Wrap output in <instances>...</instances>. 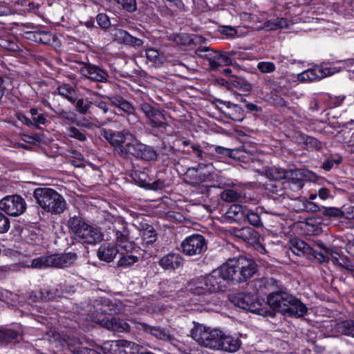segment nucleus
I'll list each match as a JSON object with an SVG mask.
<instances>
[{
    "instance_id": "nucleus-1",
    "label": "nucleus",
    "mask_w": 354,
    "mask_h": 354,
    "mask_svg": "<svg viewBox=\"0 0 354 354\" xmlns=\"http://www.w3.org/2000/svg\"><path fill=\"white\" fill-rule=\"evenodd\" d=\"M258 272L254 260L243 256L230 259L209 274L193 279L188 286L190 293L197 297L200 305L216 306L219 298L218 292H224L230 283L238 284L246 282Z\"/></svg>"
},
{
    "instance_id": "nucleus-2",
    "label": "nucleus",
    "mask_w": 354,
    "mask_h": 354,
    "mask_svg": "<svg viewBox=\"0 0 354 354\" xmlns=\"http://www.w3.org/2000/svg\"><path fill=\"white\" fill-rule=\"evenodd\" d=\"M92 321L102 327L114 333L130 331L129 324L115 315L120 313V306L107 298H101L94 306Z\"/></svg>"
},
{
    "instance_id": "nucleus-3",
    "label": "nucleus",
    "mask_w": 354,
    "mask_h": 354,
    "mask_svg": "<svg viewBox=\"0 0 354 354\" xmlns=\"http://www.w3.org/2000/svg\"><path fill=\"white\" fill-rule=\"evenodd\" d=\"M274 313H280L288 317H303L307 315L308 309L301 300L292 294L286 287V290L281 292L273 306L268 309Z\"/></svg>"
},
{
    "instance_id": "nucleus-4",
    "label": "nucleus",
    "mask_w": 354,
    "mask_h": 354,
    "mask_svg": "<svg viewBox=\"0 0 354 354\" xmlns=\"http://www.w3.org/2000/svg\"><path fill=\"white\" fill-rule=\"evenodd\" d=\"M33 196L38 205L47 213L61 214L66 207L63 196L50 187H37L33 192Z\"/></svg>"
},
{
    "instance_id": "nucleus-5",
    "label": "nucleus",
    "mask_w": 354,
    "mask_h": 354,
    "mask_svg": "<svg viewBox=\"0 0 354 354\" xmlns=\"http://www.w3.org/2000/svg\"><path fill=\"white\" fill-rule=\"evenodd\" d=\"M163 149L166 151L164 154L167 156L176 155L180 151L184 154L193 156L196 158L198 167L201 168L212 164V156L203 150L199 144L191 143L189 140H185L183 138H176L168 149Z\"/></svg>"
},
{
    "instance_id": "nucleus-6",
    "label": "nucleus",
    "mask_w": 354,
    "mask_h": 354,
    "mask_svg": "<svg viewBox=\"0 0 354 354\" xmlns=\"http://www.w3.org/2000/svg\"><path fill=\"white\" fill-rule=\"evenodd\" d=\"M104 236L107 239L115 241L116 244L128 251L133 248V241H131L129 225L122 218L118 217L113 221H105L104 223Z\"/></svg>"
},
{
    "instance_id": "nucleus-7",
    "label": "nucleus",
    "mask_w": 354,
    "mask_h": 354,
    "mask_svg": "<svg viewBox=\"0 0 354 354\" xmlns=\"http://www.w3.org/2000/svg\"><path fill=\"white\" fill-rule=\"evenodd\" d=\"M229 301L234 306L245 311L264 317H274V313L268 310L265 304L259 297L248 292H238L228 295Z\"/></svg>"
},
{
    "instance_id": "nucleus-8",
    "label": "nucleus",
    "mask_w": 354,
    "mask_h": 354,
    "mask_svg": "<svg viewBox=\"0 0 354 354\" xmlns=\"http://www.w3.org/2000/svg\"><path fill=\"white\" fill-rule=\"evenodd\" d=\"M77 259L75 252H63L49 254L41 256L32 260L31 266L34 268H66L71 266Z\"/></svg>"
},
{
    "instance_id": "nucleus-9",
    "label": "nucleus",
    "mask_w": 354,
    "mask_h": 354,
    "mask_svg": "<svg viewBox=\"0 0 354 354\" xmlns=\"http://www.w3.org/2000/svg\"><path fill=\"white\" fill-rule=\"evenodd\" d=\"M257 295L258 297H266L262 302L265 306H269L270 308L277 300L281 292L286 290L285 285L281 281L274 278L263 277L256 281L254 284Z\"/></svg>"
},
{
    "instance_id": "nucleus-10",
    "label": "nucleus",
    "mask_w": 354,
    "mask_h": 354,
    "mask_svg": "<svg viewBox=\"0 0 354 354\" xmlns=\"http://www.w3.org/2000/svg\"><path fill=\"white\" fill-rule=\"evenodd\" d=\"M223 332L218 329H210L205 326L194 322L191 330V337L198 344L211 349L218 350Z\"/></svg>"
},
{
    "instance_id": "nucleus-11",
    "label": "nucleus",
    "mask_w": 354,
    "mask_h": 354,
    "mask_svg": "<svg viewBox=\"0 0 354 354\" xmlns=\"http://www.w3.org/2000/svg\"><path fill=\"white\" fill-rule=\"evenodd\" d=\"M195 53L198 57L209 61L211 71L220 70L223 67L232 65L233 63L232 57L236 55V52L234 50L221 52L206 46L198 47Z\"/></svg>"
},
{
    "instance_id": "nucleus-12",
    "label": "nucleus",
    "mask_w": 354,
    "mask_h": 354,
    "mask_svg": "<svg viewBox=\"0 0 354 354\" xmlns=\"http://www.w3.org/2000/svg\"><path fill=\"white\" fill-rule=\"evenodd\" d=\"M48 113L41 107H30L27 114L23 111L17 113V118L25 126L41 129V125L48 123Z\"/></svg>"
},
{
    "instance_id": "nucleus-13",
    "label": "nucleus",
    "mask_w": 354,
    "mask_h": 354,
    "mask_svg": "<svg viewBox=\"0 0 354 354\" xmlns=\"http://www.w3.org/2000/svg\"><path fill=\"white\" fill-rule=\"evenodd\" d=\"M149 170L147 169L142 171L134 170L131 176L136 184L146 189L159 191L169 186V183L166 180L160 178L154 179L149 176Z\"/></svg>"
},
{
    "instance_id": "nucleus-14",
    "label": "nucleus",
    "mask_w": 354,
    "mask_h": 354,
    "mask_svg": "<svg viewBox=\"0 0 354 354\" xmlns=\"http://www.w3.org/2000/svg\"><path fill=\"white\" fill-rule=\"evenodd\" d=\"M181 252L192 257L203 254L207 248V241L203 235L193 234L187 236L180 244Z\"/></svg>"
},
{
    "instance_id": "nucleus-15",
    "label": "nucleus",
    "mask_w": 354,
    "mask_h": 354,
    "mask_svg": "<svg viewBox=\"0 0 354 354\" xmlns=\"http://www.w3.org/2000/svg\"><path fill=\"white\" fill-rule=\"evenodd\" d=\"M312 174L313 173L308 169H288L283 186L285 189L297 192L304 187L305 182L310 179Z\"/></svg>"
},
{
    "instance_id": "nucleus-16",
    "label": "nucleus",
    "mask_w": 354,
    "mask_h": 354,
    "mask_svg": "<svg viewBox=\"0 0 354 354\" xmlns=\"http://www.w3.org/2000/svg\"><path fill=\"white\" fill-rule=\"evenodd\" d=\"M140 109L149 119L153 129H157L161 133L166 131L168 124L162 111L147 102L141 103Z\"/></svg>"
},
{
    "instance_id": "nucleus-17",
    "label": "nucleus",
    "mask_w": 354,
    "mask_h": 354,
    "mask_svg": "<svg viewBox=\"0 0 354 354\" xmlns=\"http://www.w3.org/2000/svg\"><path fill=\"white\" fill-rule=\"evenodd\" d=\"M26 208L25 199L19 194L8 195L0 200V209L12 216L21 215Z\"/></svg>"
},
{
    "instance_id": "nucleus-18",
    "label": "nucleus",
    "mask_w": 354,
    "mask_h": 354,
    "mask_svg": "<svg viewBox=\"0 0 354 354\" xmlns=\"http://www.w3.org/2000/svg\"><path fill=\"white\" fill-rule=\"evenodd\" d=\"M218 109L227 118L236 122H241L246 116V113L240 105L230 101L220 99L215 100Z\"/></svg>"
},
{
    "instance_id": "nucleus-19",
    "label": "nucleus",
    "mask_w": 354,
    "mask_h": 354,
    "mask_svg": "<svg viewBox=\"0 0 354 354\" xmlns=\"http://www.w3.org/2000/svg\"><path fill=\"white\" fill-rule=\"evenodd\" d=\"M24 37L46 46H53L58 41L54 32L38 27H33L32 30L24 32Z\"/></svg>"
},
{
    "instance_id": "nucleus-20",
    "label": "nucleus",
    "mask_w": 354,
    "mask_h": 354,
    "mask_svg": "<svg viewBox=\"0 0 354 354\" xmlns=\"http://www.w3.org/2000/svg\"><path fill=\"white\" fill-rule=\"evenodd\" d=\"M82 74L93 82L105 83L109 82V73L106 70L91 63L86 64L81 68Z\"/></svg>"
},
{
    "instance_id": "nucleus-21",
    "label": "nucleus",
    "mask_w": 354,
    "mask_h": 354,
    "mask_svg": "<svg viewBox=\"0 0 354 354\" xmlns=\"http://www.w3.org/2000/svg\"><path fill=\"white\" fill-rule=\"evenodd\" d=\"M104 234L97 227L87 223L77 239L82 243L94 245L103 240Z\"/></svg>"
},
{
    "instance_id": "nucleus-22",
    "label": "nucleus",
    "mask_w": 354,
    "mask_h": 354,
    "mask_svg": "<svg viewBox=\"0 0 354 354\" xmlns=\"http://www.w3.org/2000/svg\"><path fill=\"white\" fill-rule=\"evenodd\" d=\"M333 253L337 254L330 246L326 245L324 243H317L315 247H312V250L309 252L307 259L310 260H316L319 263L328 261L330 257H333Z\"/></svg>"
},
{
    "instance_id": "nucleus-23",
    "label": "nucleus",
    "mask_w": 354,
    "mask_h": 354,
    "mask_svg": "<svg viewBox=\"0 0 354 354\" xmlns=\"http://www.w3.org/2000/svg\"><path fill=\"white\" fill-rule=\"evenodd\" d=\"M136 328L159 340L169 342L173 338L169 330L165 328L150 326L144 322H138Z\"/></svg>"
},
{
    "instance_id": "nucleus-24",
    "label": "nucleus",
    "mask_w": 354,
    "mask_h": 354,
    "mask_svg": "<svg viewBox=\"0 0 354 354\" xmlns=\"http://www.w3.org/2000/svg\"><path fill=\"white\" fill-rule=\"evenodd\" d=\"M129 133V131L120 132L112 129H104L102 135L109 144L115 147L120 155V149H122V147L126 143L127 134Z\"/></svg>"
},
{
    "instance_id": "nucleus-25",
    "label": "nucleus",
    "mask_w": 354,
    "mask_h": 354,
    "mask_svg": "<svg viewBox=\"0 0 354 354\" xmlns=\"http://www.w3.org/2000/svg\"><path fill=\"white\" fill-rule=\"evenodd\" d=\"M142 144L133 133H129L127 134L126 143L122 149H120V156L122 158L131 156L137 158Z\"/></svg>"
},
{
    "instance_id": "nucleus-26",
    "label": "nucleus",
    "mask_w": 354,
    "mask_h": 354,
    "mask_svg": "<svg viewBox=\"0 0 354 354\" xmlns=\"http://www.w3.org/2000/svg\"><path fill=\"white\" fill-rule=\"evenodd\" d=\"M112 106L117 109L116 113L121 115H133L136 109L133 105L121 95H113L109 97Z\"/></svg>"
},
{
    "instance_id": "nucleus-27",
    "label": "nucleus",
    "mask_w": 354,
    "mask_h": 354,
    "mask_svg": "<svg viewBox=\"0 0 354 354\" xmlns=\"http://www.w3.org/2000/svg\"><path fill=\"white\" fill-rule=\"evenodd\" d=\"M119 250L118 246L113 243H104L97 250V257L100 261L110 263L113 261Z\"/></svg>"
},
{
    "instance_id": "nucleus-28",
    "label": "nucleus",
    "mask_w": 354,
    "mask_h": 354,
    "mask_svg": "<svg viewBox=\"0 0 354 354\" xmlns=\"http://www.w3.org/2000/svg\"><path fill=\"white\" fill-rule=\"evenodd\" d=\"M245 209L239 204L231 205L223 215L224 221L229 223L241 222L244 218Z\"/></svg>"
},
{
    "instance_id": "nucleus-29",
    "label": "nucleus",
    "mask_w": 354,
    "mask_h": 354,
    "mask_svg": "<svg viewBox=\"0 0 354 354\" xmlns=\"http://www.w3.org/2000/svg\"><path fill=\"white\" fill-rule=\"evenodd\" d=\"M289 250L298 257H306L308 258L309 252L312 250V246L306 242L298 238L291 239L288 243Z\"/></svg>"
},
{
    "instance_id": "nucleus-30",
    "label": "nucleus",
    "mask_w": 354,
    "mask_h": 354,
    "mask_svg": "<svg viewBox=\"0 0 354 354\" xmlns=\"http://www.w3.org/2000/svg\"><path fill=\"white\" fill-rule=\"evenodd\" d=\"M182 261L180 254L171 252L163 256L159 260L158 264L164 270H176L182 265Z\"/></svg>"
},
{
    "instance_id": "nucleus-31",
    "label": "nucleus",
    "mask_w": 354,
    "mask_h": 354,
    "mask_svg": "<svg viewBox=\"0 0 354 354\" xmlns=\"http://www.w3.org/2000/svg\"><path fill=\"white\" fill-rule=\"evenodd\" d=\"M241 344L242 343L239 338L232 335H227L223 333L218 350L234 353L240 348Z\"/></svg>"
},
{
    "instance_id": "nucleus-32",
    "label": "nucleus",
    "mask_w": 354,
    "mask_h": 354,
    "mask_svg": "<svg viewBox=\"0 0 354 354\" xmlns=\"http://www.w3.org/2000/svg\"><path fill=\"white\" fill-rule=\"evenodd\" d=\"M234 235L252 245H255L258 243V240L260 239L259 234L251 227L236 229Z\"/></svg>"
},
{
    "instance_id": "nucleus-33",
    "label": "nucleus",
    "mask_w": 354,
    "mask_h": 354,
    "mask_svg": "<svg viewBox=\"0 0 354 354\" xmlns=\"http://www.w3.org/2000/svg\"><path fill=\"white\" fill-rule=\"evenodd\" d=\"M140 234L141 236V244L145 248H148L157 241L158 234L154 227L146 224L145 227L142 226Z\"/></svg>"
},
{
    "instance_id": "nucleus-34",
    "label": "nucleus",
    "mask_w": 354,
    "mask_h": 354,
    "mask_svg": "<svg viewBox=\"0 0 354 354\" xmlns=\"http://www.w3.org/2000/svg\"><path fill=\"white\" fill-rule=\"evenodd\" d=\"M55 93L67 100L71 104H75L77 100V91L75 86L70 84H62L55 89Z\"/></svg>"
},
{
    "instance_id": "nucleus-35",
    "label": "nucleus",
    "mask_w": 354,
    "mask_h": 354,
    "mask_svg": "<svg viewBox=\"0 0 354 354\" xmlns=\"http://www.w3.org/2000/svg\"><path fill=\"white\" fill-rule=\"evenodd\" d=\"M21 337L19 331L10 328H0V343L4 344H15Z\"/></svg>"
},
{
    "instance_id": "nucleus-36",
    "label": "nucleus",
    "mask_w": 354,
    "mask_h": 354,
    "mask_svg": "<svg viewBox=\"0 0 354 354\" xmlns=\"http://www.w3.org/2000/svg\"><path fill=\"white\" fill-rule=\"evenodd\" d=\"M87 223L85 218L79 214L78 215L71 216L68 221L67 225L70 232L77 239Z\"/></svg>"
},
{
    "instance_id": "nucleus-37",
    "label": "nucleus",
    "mask_w": 354,
    "mask_h": 354,
    "mask_svg": "<svg viewBox=\"0 0 354 354\" xmlns=\"http://www.w3.org/2000/svg\"><path fill=\"white\" fill-rule=\"evenodd\" d=\"M324 73L322 71L320 65H316L300 73L299 78L302 82H316L324 78Z\"/></svg>"
},
{
    "instance_id": "nucleus-38",
    "label": "nucleus",
    "mask_w": 354,
    "mask_h": 354,
    "mask_svg": "<svg viewBox=\"0 0 354 354\" xmlns=\"http://www.w3.org/2000/svg\"><path fill=\"white\" fill-rule=\"evenodd\" d=\"M201 37L196 35L181 32L173 35V41L179 46L192 47L201 41Z\"/></svg>"
},
{
    "instance_id": "nucleus-39",
    "label": "nucleus",
    "mask_w": 354,
    "mask_h": 354,
    "mask_svg": "<svg viewBox=\"0 0 354 354\" xmlns=\"http://www.w3.org/2000/svg\"><path fill=\"white\" fill-rule=\"evenodd\" d=\"M322 95L326 111L328 109H332L340 106L346 98L344 95H333L331 94L325 93Z\"/></svg>"
},
{
    "instance_id": "nucleus-40",
    "label": "nucleus",
    "mask_w": 354,
    "mask_h": 354,
    "mask_svg": "<svg viewBox=\"0 0 354 354\" xmlns=\"http://www.w3.org/2000/svg\"><path fill=\"white\" fill-rule=\"evenodd\" d=\"M140 150L136 159L147 162L157 160L158 153L153 147L143 143Z\"/></svg>"
},
{
    "instance_id": "nucleus-41",
    "label": "nucleus",
    "mask_w": 354,
    "mask_h": 354,
    "mask_svg": "<svg viewBox=\"0 0 354 354\" xmlns=\"http://www.w3.org/2000/svg\"><path fill=\"white\" fill-rule=\"evenodd\" d=\"M260 212H261V209H259L258 207L255 208L254 210L246 208L243 220H247L250 224L254 227H261L263 223L261 219Z\"/></svg>"
},
{
    "instance_id": "nucleus-42",
    "label": "nucleus",
    "mask_w": 354,
    "mask_h": 354,
    "mask_svg": "<svg viewBox=\"0 0 354 354\" xmlns=\"http://www.w3.org/2000/svg\"><path fill=\"white\" fill-rule=\"evenodd\" d=\"M302 142L305 145L306 148L308 151H320L322 149V143L317 138L308 136L305 133L300 135Z\"/></svg>"
},
{
    "instance_id": "nucleus-43",
    "label": "nucleus",
    "mask_w": 354,
    "mask_h": 354,
    "mask_svg": "<svg viewBox=\"0 0 354 354\" xmlns=\"http://www.w3.org/2000/svg\"><path fill=\"white\" fill-rule=\"evenodd\" d=\"M0 48L13 53L18 52L20 50L15 38L11 36L0 37Z\"/></svg>"
},
{
    "instance_id": "nucleus-44",
    "label": "nucleus",
    "mask_w": 354,
    "mask_h": 354,
    "mask_svg": "<svg viewBox=\"0 0 354 354\" xmlns=\"http://www.w3.org/2000/svg\"><path fill=\"white\" fill-rule=\"evenodd\" d=\"M342 156L338 153L330 154L324 160L322 168L326 171H330L335 165L337 166L342 163Z\"/></svg>"
},
{
    "instance_id": "nucleus-45",
    "label": "nucleus",
    "mask_w": 354,
    "mask_h": 354,
    "mask_svg": "<svg viewBox=\"0 0 354 354\" xmlns=\"http://www.w3.org/2000/svg\"><path fill=\"white\" fill-rule=\"evenodd\" d=\"M118 33L122 39V42L127 45L135 48H138L143 45L144 42L141 39L132 36L126 30H120Z\"/></svg>"
},
{
    "instance_id": "nucleus-46",
    "label": "nucleus",
    "mask_w": 354,
    "mask_h": 354,
    "mask_svg": "<svg viewBox=\"0 0 354 354\" xmlns=\"http://www.w3.org/2000/svg\"><path fill=\"white\" fill-rule=\"evenodd\" d=\"M109 97L105 96L91 97L90 104L91 106H94L100 109L103 113H106L109 110L110 104H111Z\"/></svg>"
},
{
    "instance_id": "nucleus-47",
    "label": "nucleus",
    "mask_w": 354,
    "mask_h": 354,
    "mask_svg": "<svg viewBox=\"0 0 354 354\" xmlns=\"http://www.w3.org/2000/svg\"><path fill=\"white\" fill-rule=\"evenodd\" d=\"M337 330L342 335L354 338V319H347L337 324Z\"/></svg>"
},
{
    "instance_id": "nucleus-48",
    "label": "nucleus",
    "mask_w": 354,
    "mask_h": 354,
    "mask_svg": "<svg viewBox=\"0 0 354 354\" xmlns=\"http://www.w3.org/2000/svg\"><path fill=\"white\" fill-rule=\"evenodd\" d=\"M230 86L231 90L237 88L239 91L245 92H250L252 88L251 84L248 83L245 80L239 77H230Z\"/></svg>"
},
{
    "instance_id": "nucleus-49",
    "label": "nucleus",
    "mask_w": 354,
    "mask_h": 354,
    "mask_svg": "<svg viewBox=\"0 0 354 354\" xmlns=\"http://www.w3.org/2000/svg\"><path fill=\"white\" fill-rule=\"evenodd\" d=\"M21 233L24 234V241L29 245H36L41 243L42 238L35 230H22Z\"/></svg>"
},
{
    "instance_id": "nucleus-50",
    "label": "nucleus",
    "mask_w": 354,
    "mask_h": 354,
    "mask_svg": "<svg viewBox=\"0 0 354 354\" xmlns=\"http://www.w3.org/2000/svg\"><path fill=\"white\" fill-rule=\"evenodd\" d=\"M288 170L282 169L279 167H272L266 170V176L273 180H285L286 171Z\"/></svg>"
},
{
    "instance_id": "nucleus-51",
    "label": "nucleus",
    "mask_w": 354,
    "mask_h": 354,
    "mask_svg": "<svg viewBox=\"0 0 354 354\" xmlns=\"http://www.w3.org/2000/svg\"><path fill=\"white\" fill-rule=\"evenodd\" d=\"M221 198L226 202L234 203L241 201V194L234 189H227L221 192Z\"/></svg>"
},
{
    "instance_id": "nucleus-52",
    "label": "nucleus",
    "mask_w": 354,
    "mask_h": 354,
    "mask_svg": "<svg viewBox=\"0 0 354 354\" xmlns=\"http://www.w3.org/2000/svg\"><path fill=\"white\" fill-rule=\"evenodd\" d=\"M288 27V23L285 18H277L274 21H268L265 24V28L268 30H276Z\"/></svg>"
},
{
    "instance_id": "nucleus-53",
    "label": "nucleus",
    "mask_w": 354,
    "mask_h": 354,
    "mask_svg": "<svg viewBox=\"0 0 354 354\" xmlns=\"http://www.w3.org/2000/svg\"><path fill=\"white\" fill-rule=\"evenodd\" d=\"M309 109L313 113L321 112L322 113L326 112L322 95L310 100L309 102Z\"/></svg>"
},
{
    "instance_id": "nucleus-54",
    "label": "nucleus",
    "mask_w": 354,
    "mask_h": 354,
    "mask_svg": "<svg viewBox=\"0 0 354 354\" xmlns=\"http://www.w3.org/2000/svg\"><path fill=\"white\" fill-rule=\"evenodd\" d=\"M138 257L132 254H124L118 261V267L128 268L138 261Z\"/></svg>"
},
{
    "instance_id": "nucleus-55",
    "label": "nucleus",
    "mask_w": 354,
    "mask_h": 354,
    "mask_svg": "<svg viewBox=\"0 0 354 354\" xmlns=\"http://www.w3.org/2000/svg\"><path fill=\"white\" fill-rule=\"evenodd\" d=\"M320 68L322 71L324 73V77L333 75L342 70V67L340 66H336L334 63L330 62H323L320 64Z\"/></svg>"
},
{
    "instance_id": "nucleus-56",
    "label": "nucleus",
    "mask_w": 354,
    "mask_h": 354,
    "mask_svg": "<svg viewBox=\"0 0 354 354\" xmlns=\"http://www.w3.org/2000/svg\"><path fill=\"white\" fill-rule=\"evenodd\" d=\"M322 214L329 218H342V212L340 208L335 207H322L321 209Z\"/></svg>"
},
{
    "instance_id": "nucleus-57",
    "label": "nucleus",
    "mask_w": 354,
    "mask_h": 354,
    "mask_svg": "<svg viewBox=\"0 0 354 354\" xmlns=\"http://www.w3.org/2000/svg\"><path fill=\"white\" fill-rule=\"evenodd\" d=\"M115 2L129 12H133L137 10L136 0H115Z\"/></svg>"
},
{
    "instance_id": "nucleus-58",
    "label": "nucleus",
    "mask_w": 354,
    "mask_h": 354,
    "mask_svg": "<svg viewBox=\"0 0 354 354\" xmlns=\"http://www.w3.org/2000/svg\"><path fill=\"white\" fill-rule=\"evenodd\" d=\"M68 135L71 138H75L79 141L83 142L86 140V131L71 127L68 129Z\"/></svg>"
},
{
    "instance_id": "nucleus-59",
    "label": "nucleus",
    "mask_w": 354,
    "mask_h": 354,
    "mask_svg": "<svg viewBox=\"0 0 354 354\" xmlns=\"http://www.w3.org/2000/svg\"><path fill=\"white\" fill-rule=\"evenodd\" d=\"M257 68L262 73H270L276 70V66L272 62H260L257 64Z\"/></svg>"
},
{
    "instance_id": "nucleus-60",
    "label": "nucleus",
    "mask_w": 354,
    "mask_h": 354,
    "mask_svg": "<svg viewBox=\"0 0 354 354\" xmlns=\"http://www.w3.org/2000/svg\"><path fill=\"white\" fill-rule=\"evenodd\" d=\"M96 21L102 29H108L111 24L109 17L105 13H99L96 16Z\"/></svg>"
},
{
    "instance_id": "nucleus-61",
    "label": "nucleus",
    "mask_w": 354,
    "mask_h": 354,
    "mask_svg": "<svg viewBox=\"0 0 354 354\" xmlns=\"http://www.w3.org/2000/svg\"><path fill=\"white\" fill-rule=\"evenodd\" d=\"M147 59L153 64H158L160 61L159 51L153 48H149L145 50Z\"/></svg>"
},
{
    "instance_id": "nucleus-62",
    "label": "nucleus",
    "mask_w": 354,
    "mask_h": 354,
    "mask_svg": "<svg viewBox=\"0 0 354 354\" xmlns=\"http://www.w3.org/2000/svg\"><path fill=\"white\" fill-rule=\"evenodd\" d=\"M75 104L76 110L81 114H86L91 106L90 102L86 103L83 98L78 99L77 97Z\"/></svg>"
},
{
    "instance_id": "nucleus-63",
    "label": "nucleus",
    "mask_w": 354,
    "mask_h": 354,
    "mask_svg": "<svg viewBox=\"0 0 354 354\" xmlns=\"http://www.w3.org/2000/svg\"><path fill=\"white\" fill-rule=\"evenodd\" d=\"M322 207V206L317 205L315 202L310 201H306L303 203L302 210L307 212H321Z\"/></svg>"
},
{
    "instance_id": "nucleus-64",
    "label": "nucleus",
    "mask_w": 354,
    "mask_h": 354,
    "mask_svg": "<svg viewBox=\"0 0 354 354\" xmlns=\"http://www.w3.org/2000/svg\"><path fill=\"white\" fill-rule=\"evenodd\" d=\"M214 151L218 155H221L224 157L227 158H235L236 150L231 149L228 148H225L223 147L217 146L214 148Z\"/></svg>"
}]
</instances>
